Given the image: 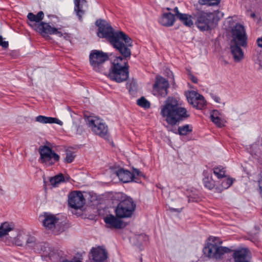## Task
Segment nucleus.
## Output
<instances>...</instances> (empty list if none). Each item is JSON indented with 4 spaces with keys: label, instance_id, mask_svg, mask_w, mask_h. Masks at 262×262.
Masks as SVG:
<instances>
[{
    "label": "nucleus",
    "instance_id": "1",
    "mask_svg": "<svg viewBox=\"0 0 262 262\" xmlns=\"http://www.w3.org/2000/svg\"><path fill=\"white\" fill-rule=\"evenodd\" d=\"M95 25L98 27V36L106 38L122 55L116 57L114 60L113 66L108 74L109 78L119 83L126 80L129 74L127 58L131 55L129 48L132 46V39L122 31L115 32L106 20H97Z\"/></svg>",
    "mask_w": 262,
    "mask_h": 262
},
{
    "label": "nucleus",
    "instance_id": "2",
    "mask_svg": "<svg viewBox=\"0 0 262 262\" xmlns=\"http://www.w3.org/2000/svg\"><path fill=\"white\" fill-rule=\"evenodd\" d=\"M222 241L217 237L210 236L208 242L204 246V254L209 258L221 259L223 255L233 252L232 257L234 262H250L251 252L248 248H239L232 250L226 247L221 246Z\"/></svg>",
    "mask_w": 262,
    "mask_h": 262
},
{
    "label": "nucleus",
    "instance_id": "3",
    "mask_svg": "<svg viewBox=\"0 0 262 262\" xmlns=\"http://www.w3.org/2000/svg\"><path fill=\"white\" fill-rule=\"evenodd\" d=\"M161 115L165 118L166 122L174 126L178 123L189 117L187 110L179 105L176 98L169 97L161 106Z\"/></svg>",
    "mask_w": 262,
    "mask_h": 262
},
{
    "label": "nucleus",
    "instance_id": "4",
    "mask_svg": "<svg viewBox=\"0 0 262 262\" xmlns=\"http://www.w3.org/2000/svg\"><path fill=\"white\" fill-rule=\"evenodd\" d=\"M114 198L120 201L115 209L116 216L120 219L130 217L136 207L133 200L121 192L116 193Z\"/></svg>",
    "mask_w": 262,
    "mask_h": 262
},
{
    "label": "nucleus",
    "instance_id": "5",
    "mask_svg": "<svg viewBox=\"0 0 262 262\" xmlns=\"http://www.w3.org/2000/svg\"><path fill=\"white\" fill-rule=\"evenodd\" d=\"M89 58L90 64L94 71L103 73L109 77L108 74L113 66V62L108 73L106 74L105 72L106 69L104 67V62L108 59V55L106 53L102 51L93 50L90 54Z\"/></svg>",
    "mask_w": 262,
    "mask_h": 262
},
{
    "label": "nucleus",
    "instance_id": "6",
    "mask_svg": "<svg viewBox=\"0 0 262 262\" xmlns=\"http://www.w3.org/2000/svg\"><path fill=\"white\" fill-rule=\"evenodd\" d=\"M193 15L195 24L200 30L208 31L213 27L214 19L213 13L198 10Z\"/></svg>",
    "mask_w": 262,
    "mask_h": 262
},
{
    "label": "nucleus",
    "instance_id": "7",
    "mask_svg": "<svg viewBox=\"0 0 262 262\" xmlns=\"http://www.w3.org/2000/svg\"><path fill=\"white\" fill-rule=\"evenodd\" d=\"M31 27L38 32L42 36H48L49 35H56L59 37L63 36L66 40H70V35L68 33H62L59 30L60 29L56 28L51 26L49 23L41 22L39 24L30 25Z\"/></svg>",
    "mask_w": 262,
    "mask_h": 262
},
{
    "label": "nucleus",
    "instance_id": "8",
    "mask_svg": "<svg viewBox=\"0 0 262 262\" xmlns=\"http://www.w3.org/2000/svg\"><path fill=\"white\" fill-rule=\"evenodd\" d=\"M40 155L39 161L47 166H51L59 160V156L48 146H40L38 149Z\"/></svg>",
    "mask_w": 262,
    "mask_h": 262
},
{
    "label": "nucleus",
    "instance_id": "9",
    "mask_svg": "<svg viewBox=\"0 0 262 262\" xmlns=\"http://www.w3.org/2000/svg\"><path fill=\"white\" fill-rule=\"evenodd\" d=\"M86 122L89 127L95 134L103 138L107 137V126L99 118L89 116Z\"/></svg>",
    "mask_w": 262,
    "mask_h": 262
},
{
    "label": "nucleus",
    "instance_id": "10",
    "mask_svg": "<svg viewBox=\"0 0 262 262\" xmlns=\"http://www.w3.org/2000/svg\"><path fill=\"white\" fill-rule=\"evenodd\" d=\"M232 39L231 42L239 43L242 47L247 46L248 37L244 26L241 24H236L231 30Z\"/></svg>",
    "mask_w": 262,
    "mask_h": 262
},
{
    "label": "nucleus",
    "instance_id": "11",
    "mask_svg": "<svg viewBox=\"0 0 262 262\" xmlns=\"http://www.w3.org/2000/svg\"><path fill=\"white\" fill-rule=\"evenodd\" d=\"M168 88V81L161 76H157L153 85V94L164 97L167 95Z\"/></svg>",
    "mask_w": 262,
    "mask_h": 262
},
{
    "label": "nucleus",
    "instance_id": "12",
    "mask_svg": "<svg viewBox=\"0 0 262 262\" xmlns=\"http://www.w3.org/2000/svg\"><path fill=\"white\" fill-rule=\"evenodd\" d=\"M68 203L73 208H81L85 204V199L81 192L74 191L69 195Z\"/></svg>",
    "mask_w": 262,
    "mask_h": 262
},
{
    "label": "nucleus",
    "instance_id": "13",
    "mask_svg": "<svg viewBox=\"0 0 262 262\" xmlns=\"http://www.w3.org/2000/svg\"><path fill=\"white\" fill-rule=\"evenodd\" d=\"M107 252L100 247L93 248L90 252V262H106Z\"/></svg>",
    "mask_w": 262,
    "mask_h": 262
},
{
    "label": "nucleus",
    "instance_id": "14",
    "mask_svg": "<svg viewBox=\"0 0 262 262\" xmlns=\"http://www.w3.org/2000/svg\"><path fill=\"white\" fill-rule=\"evenodd\" d=\"M39 218L42 219V225L46 230H52L55 234H58V232L55 231L56 225L58 221V219L55 215L45 213Z\"/></svg>",
    "mask_w": 262,
    "mask_h": 262
},
{
    "label": "nucleus",
    "instance_id": "15",
    "mask_svg": "<svg viewBox=\"0 0 262 262\" xmlns=\"http://www.w3.org/2000/svg\"><path fill=\"white\" fill-rule=\"evenodd\" d=\"M119 219L113 215H110L104 219V222L109 228L121 229L123 227V224Z\"/></svg>",
    "mask_w": 262,
    "mask_h": 262
},
{
    "label": "nucleus",
    "instance_id": "16",
    "mask_svg": "<svg viewBox=\"0 0 262 262\" xmlns=\"http://www.w3.org/2000/svg\"><path fill=\"white\" fill-rule=\"evenodd\" d=\"M242 46L239 43L231 42V50L234 60L235 61H240L244 57V52L241 48Z\"/></svg>",
    "mask_w": 262,
    "mask_h": 262
},
{
    "label": "nucleus",
    "instance_id": "17",
    "mask_svg": "<svg viewBox=\"0 0 262 262\" xmlns=\"http://www.w3.org/2000/svg\"><path fill=\"white\" fill-rule=\"evenodd\" d=\"M74 10L79 19H82V16L84 13L85 9L87 8V2L85 0H75Z\"/></svg>",
    "mask_w": 262,
    "mask_h": 262
},
{
    "label": "nucleus",
    "instance_id": "18",
    "mask_svg": "<svg viewBox=\"0 0 262 262\" xmlns=\"http://www.w3.org/2000/svg\"><path fill=\"white\" fill-rule=\"evenodd\" d=\"M116 174L119 179L123 183H128L133 181V175L129 171L119 169L116 172Z\"/></svg>",
    "mask_w": 262,
    "mask_h": 262
},
{
    "label": "nucleus",
    "instance_id": "19",
    "mask_svg": "<svg viewBox=\"0 0 262 262\" xmlns=\"http://www.w3.org/2000/svg\"><path fill=\"white\" fill-rule=\"evenodd\" d=\"M175 16L170 12L164 13L159 19V23L164 26L169 27L173 25Z\"/></svg>",
    "mask_w": 262,
    "mask_h": 262
},
{
    "label": "nucleus",
    "instance_id": "20",
    "mask_svg": "<svg viewBox=\"0 0 262 262\" xmlns=\"http://www.w3.org/2000/svg\"><path fill=\"white\" fill-rule=\"evenodd\" d=\"M35 120L37 122L43 124L56 123L60 125H62L63 124L62 122L56 118L46 117L42 115H39L36 117Z\"/></svg>",
    "mask_w": 262,
    "mask_h": 262
},
{
    "label": "nucleus",
    "instance_id": "21",
    "mask_svg": "<svg viewBox=\"0 0 262 262\" xmlns=\"http://www.w3.org/2000/svg\"><path fill=\"white\" fill-rule=\"evenodd\" d=\"M43 17L44 13L41 11L38 12L36 15L32 12H30L27 15L28 19L30 22H35L36 23L31 24L28 23V24L30 26H31L30 25H33L34 24H39L42 22L41 20L43 19Z\"/></svg>",
    "mask_w": 262,
    "mask_h": 262
},
{
    "label": "nucleus",
    "instance_id": "22",
    "mask_svg": "<svg viewBox=\"0 0 262 262\" xmlns=\"http://www.w3.org/2000/svg\"><path fill=\"white\" fill-rule=\"evenodd\" d=\"M204 178L203 180L204 186L209 189L211 190L215 187V184L214 180L212 179V174L204 172Z\"/></svg>",
    "mask_w": 262,
    "mask_h": 262
},
{
    "label": "nucleus",
    "instance_id": "23",
    "mask_svg": "<svg viewBox=\"0 0 262 262\" xmlns=\"http://www.w3.org/2000/svg\"><path fill=\"white\" fill-rule=\"evenodd\" d=\"M14 225L12 223L5 222L0 226V237H2L8 234V232L13 230Z\"/></svg>",
    "mask_w": 262,
    "mask_h": 262
},
{
    "label": "nucleus",
    "instance_id": "24",
    "mask_svg": "<svg viewBox=\"0 0 262 262\" xmlns=\"http://www.w3.org/2000/svg\"><path fill=\"white\" fill-rule=\"evenodd\" d=\"M219 112L217 110H213L210 114L211 121L216 124V126L222 127L224 126L223 120L219 117Z\"/></svg>",
    "mask_w": 262,
    "mask_h": 262
},
{
    "label": "nucleus",
    "instance_id": "25",
    "mask_svg": "<svg viewBox=\"0 0 262 262\" xmlns=\"http://www.w3.org/2000/svg\"><path fill=\"white\" fill-rule=\"evenodd\" d=\"M179 19L184 25L187 27H191L193 25V21L191 19L192 16L187 14H179Z\"/></svg>",
    "mask_w": 262,
    "mask_h": 262
},
{
    "label": "nucleus",
    "instance_id": "26",
    "mask_svg": "<svg viewBox=\"0 0 262 262\" xmlns=\"http://www.w3.org/2000/svg\"><path fill=\"white\" fill-rule=\"evenodd\" d=\"M26 239L25 235H22L20 233L17 234V236L14 237H10V241L11 243L17 246H23L24 242Z\"/></svg>",
    "mask_w": 262,
    "mask_h": 262
},
{
    "label": "nucleus",
    "instance_id": "27",
    "mask_svg": "<svg viewBox=\"0 0 262 262\" xmlns=\"http://www.w3.org/2000/svg\"><path fill=\"white\" fill-rule=\"evenodd\" d=\"M191 104L197 109L202 110L205 106L206 101L204 97L202 95V97H199L193 101H191Z\"/></svg>",
    "mask_w": 262,
    "mask_h": 262
},
{
    "label": "nucleus",
    "instance_id": "28",
    "mask_svg": "<svg viewBox=\"0 0 262 262\" xmlns=\"http://www.w3.org/2000/svg\"><path fill=\"white\" fill-rule=\"evenodd\" d=\"M49 180L51 184L53 186L56 187L59 183L64 182L65 179L62 173H60L54 177L51 178Z\"/></svg>",
    "mask_w": 262,
    "mask_h": 262
},
{
    "label": "nucleus",
    "instance_id": "29",
    "mask_svg": "<svg viewBox=\"0 0 262 262\" xmlns=\"http://www.w3.org/2000/svg\"><path fill=\"white\" fill-rule=\"evenodd\" d=\"M213 173L219 179L226 177L225 170L222 166L214 167L213 168Z\"/></svg>",
    "mask_w": 262,
    "mask_h": 262
},
{
    "label": "nucleus",
    "instance_id": "30",
    "mask_svg": "<svg viewBox=\"0 0 262 262\" xmlns=\"http://www.w3.org/2000/svg\"><path fill=\"white\" fill-rule=\"evenodd\" d=\"M192 131V127L188 124H186L178 127V133L180 135L185 136Z\"/></svg>",
    "mask_w": 262,
    "mask_h": 262
},
{
    "label": "nucleus",
    "instance_id": "31",
    "mask_svg": "<svg viewBox=\"0 0 262 262\" xmlns=\"http://www.w3.org/2000/svg\"><path fill=\"white\" fill-rule=\"evenodd\" d=\"M225 179L222 181L221 183L222 189H226L228 188L233 182V180L231 178H224Z\"/></svg>",
    "mask_w": 262,
    "mask_h": 262
},
{
    "label": "nucleus",
    "instance_id": "32",
    "mask_svg": "<svg viewBox=\"0 0 262 262\" xmlns=\"http://www.w3.org/2000/svg\"><path fill=\"white\" fill-rule=\"evenodd\" d=\"M137 104L145 108H148L150 107V103L143 97L137 100Z\"/></svg>",
    "mask_w": 262,
    "mask_h": 262
},
{
    "label": "nucleus",
    "instance_id": "33",
    "mask_svg": "<svg viewBox=\"0 0 262 262\" xmlns=\"http://www.w3.org/2000/svg\"><path fill=\"white\" fill-rule=\"evenodd\" d=\"M199 97H202V95L199 94L194 91H191L189 92L187 96V98L188 102L191 104V101H193L195 99H196L197 98H199Z\"/></svg>",
    "mask_w": 262,
    "mask_h": 262
},
{
    "label": "nucleus",
    "instance_id": "34",
    "mask_svg": "<svg viewBox=\"0 0 262 262\" xmlns=\"http://www.w3.org/2000/svg\"><path fill=\"white\" fill-rule=\"evenodd\" d=\"M75 157V155L74 152L71 151H68L66 152V157L64 159V161L68 163H72Z\"/></svg>",
    "mask_w": 262,
    "mask_h": 262
},
{
    "label": "nucleus",
    "instance_id": "35",
    "mask_svg": "<svg viewBox=\"0 0 262 262\" xmlns=\"http://www.w3.org/2000/svg\"><path fill=\"white\" fill-rule=\"evenodd\" d=\"M221 0H199V3L201 5H216Z\"/></svg>",
    "mask_w": 262,
    "mask_h": 262
},
{
    "label": "nucleus",
    "instance_id": "36",
    "mask_svg": "<svg viewBox=\"0 0 262 262\" xmlns=\"http://www.w3.org/2000/svg\"><path fill=\"white\" fill-rule=\"evenodd\" d=\"M25 241H26V245L29 247H33L35 245L36 239L33 236H28Z\"/></svg>",
    "mask_w": 262,
    "mask_h": 262
},
{
    "label": "nucleus",
    "instance_id": "37",
    "mask_svg": "<svg viewBox=\"0 0 262 262\" xmlns=\"http://www.w3.org/2000/svg\"><path fill=\"white\" fill-rule=\"evenodd\" d=\"M83 258L81 254H78L71 260H64L62 262H82Z\"/></svg>",
    "mask_w": 262,
    "mask_h": 262
},
{
    "label": "nucleus",
    "instance_id": "38",
    "mask_svg": "<svg viewBox=\"0 0 262 262\" xmlns=\"http://www.w3.org/2000/svg\"><path fill=\"white\" fill-rule=\"evenodd\" d=\"M257 183L259 188V194L262 198V171L258 175Z\"/></svg>",
    "mask_w": 262,
    "mask_h": 262
},
{
    "label": "nucleus",
    "instance_id": "39",
    "mask_svg": "<svg viewBox=\"0 0 262 262\" xmlns=\"http://www.w3.org/2000/svg\"><path fill=\"white\" fill-rule=\"evenodd\" d=\"M132 174L133 175V181L135 182H137L136 180V176L143 177V174L138 169L134 168Z\"/></svg>",
    "mask_w": 262,
    "mask_h": 262
},
{
    "label": "nucleus",
    "instance_id": "40",
    "mask_svg": "<svg viewBox=\"0 0 262 262\" xmlns=\"http://www.w3.org/2000/svg\"><path fill=\"white\" fill-rule=\"evenodd\" d=\"M0 46L4 48H7L9 46L8 41H3V38L2 36H0Z\"/></svg>",
    "mask_w": 262,
    "mask_h": 262
},
{
    "label": "nucleus",
    "instance_id": "41",
    "mask_svg": "<svg viewBox=\"0 0 262 262\" xmlns=\"http://www.w3.org/2000/svg\"><path fill=\"white\" fill-rule=\"evenodd\" d=\"M256 42L258 47L262 48V36L257 39Z\"/></svg>",
    "mask_w": 262,
    "mask_h": 262
},
{
    "label": "nucleus",
    "instance_id": "42",
    "mask_svg": "<svg viewBox=\"0 0 262 262\" xmlns=\"http://www.w3.org/2000/svg\"><path fill=\"white\" fill-rule=\"evenodd\" d=\"M257 60H258V64H259V66L262 69V55H259L258 56Z\"/></svg>",
    "mask_w": 262,
    "mask_h": 262
},
{
    "label": "nucleus",
    "instance_id": "43",
    "mask_svg": "<svg viewBox=\"0 0 262 262\" xmlns=\"http://www.w3.org/2000/svg\"><path fill=\"white\" fill-rule=\"evenodd\" d=\"M173 11L175 13V15L174 16H176L177 17V18L178 17V15H179L178 14H182L181 13L179 12L178 8L177 7H175L174 8Z\"/></svg>",
    "mask_w": 262,
    "mask_h": 262
},
{
    "label": "nucleus",
    "instance_id": "44",
    "mask_svg": "<svg viewBox=\"0 0 262 262\" xmlns=\"http://www.w3.org/2000/svg\"><path fill=\"white\" fill-rule=\"evenodd\" d=\"M212 98L215 102H216L217 103H220L221 99L219 97H218L217 96H213Z\"/></svg>",
    "mask_w": 262,
    "mask_h": 262
},
{
    "label": "nucleus",
    "instance_id": "45",
    "mask_svg": "<svg viewBox=\"0 0 262 262\" xmlns=\"http://www.w3.org/2000/svg\"><path fill=\"white\" fill-rule=\"evenodd\" d=\"M191 80L194 83H196L198 82V79L196 77H194V76H191Z\"/></svg>",
    "mask_w": 262,
    "mask_h": 262
},
{
    "label": "nucleus",
    "instance_id": "46",
    "mask_svg": "<svg viewBox=\"0 0 262 262\" xmlns=\"http://www.w3.org/2000/svg\"><path fill=\"white\" fill-rule=\"evenodd\" d=\"M170 210L174 212H180L182 210V208H180V209L171 208Z\"/></svg>",
    "mask_w": 262,
    "mask_h": 262
},
{
    "label": "nucleus",
    "instance_id": "47",
    "mask_svg": "<svg viewBox=\"0 0 262 262\" xmlns=\"http://www.w3.org/2000/svg\"><path fill=\"white\" fill-rule=\"evenodd\" d=\"M250 16L251 17L254 18L255 16V13H252L251 14Z\"/></svg>",
    "mask_w": 262,
    "mask_h": 262
},
{
    "label": "nucleus",
    "instance_id": "48",
    "mask_svg": "<svg viewBox=\"0 0 262 262\" xmlns=\"http://www.w3.org/2000/svg\"><path fill=\"white\" fill-rule=\"evenodd\" d=\"M138 238H142L143 237V235H139V236H138L137 237Z\"/></svg>",
    "mask_w": 262,
    "mask_h": 262
},
{
    "label": "nucleus",
    "instance_id": "49",
    "mask_svg": "<svg viewBox=\"0 0 262 262\" xmlns=\"http://www.w3.org/2000/svg\"><path fill=\"white\" fill-rule=\"evenodd\" d=\"M191 202V200H190V199H188V202Z\"/></svg>",
    "mask_w": 262,
    "mask_h": 262
},
{
    "label": "nucleus",
    "instance_id": "50",
    "mask_svg": "<svg viewBox=\"0 0 262 262\" xmlns=\"http://www.w3.org/2000/svg\"><path fill=\"white\" fill-rule=\"evenodd\" d=\"M167 9L168 10H170V8H167Z\"/></svg>",
    "mask_w": 262,
    "mask_h": 262
}]
</instances>
